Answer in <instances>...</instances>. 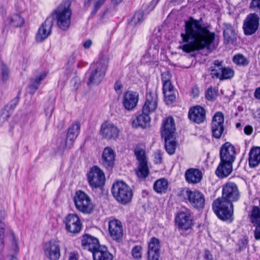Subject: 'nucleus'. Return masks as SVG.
I'll return each mask as SVG.
<instances>
[{
	"instance_id": "obj_1",
	"label": "nucleus",
	"mask_w": 260,
	"mask_h": 260,
	"mask_svg": "<svg viewBox=\"0 0 260 260\" xmlns=\"http://www.w3.org/2000/svg\"><path fill=\"white\" fill-rule=\"evenodd\" d=\"M240 197L238 186L234 182H227L222 186V197L213 203L212 208L217 217L222 220L231 219L233 213V202Z\"/></svg>"
},
{
	"instance_id": "obj_2",
	"label": "nucleus",
	"mask_w": 260,
	"mask_h": 260,
	"mask_svg": "<svg viewBox=\"0 0 260 260\" xmlns=\"http://www.w3.org/2000/svg\"><path fill=\"white\" fill-rule=\"evenodd\" d=\"M211 28L210 25L196 20V51L206 49L211 52L217 47L215 43V34L210 31Z\"/></svg>"
},
{
	"instance_id": "obj_3",
	"label": "nucleus",
	"mask_w": 260,
	"mask_h": 260,
	"mask_svg": "<svg viewBox=\"0 0 260 260\" xmlns=\"http://www.w3.org/2000/svg\"><path fill=\"white\" fill-rule=\"evenodd\" d=\"M108 59L104 56H100L98 60L90 66L86 73L88 86L99 85L104 78L108 69Z\"/></svg>"
},
{
	"instance_id": "obj_4",
	"label": "nucleus",
	"mask_w": 260,
	"mask_h": 260,
	"mask_svg": "<svg viewBox=\"0 0 260 260\" xmlns=\"http://www.w3.org/2000/svg\"><path fill=\"white\" fill-rule=\"evenodd\" d=\"M69 1L63 2L52 13V18L57 26L62 30L68 29L71 25L72 11Z\"/></svg>"
},
{
	"instance_id": "obj_5",
	"label": "nucleus",
	"mask_w": 260,
	"mask_h": 260,
	"mask_svg": "<svg viewBox=\"0 0 260 260\" xmlns=\"http://www.w3.org/2000/svg\"><path fill=\"white\" fill-rule=\"evenodd\" d=\"M185 33H182L183 45L178 47L186 53L193 52L195 51V19L190 17L188 20L185 21Z\"/></svg>"
},
{
	"instance_id": "obj_6",
	"label": "nucleus",
	"mask_w": 260,
	"mask_h": 260,
	"mask_svg": "<svg viewBox=\"0 0 260 260\" xmlns=\"http://www.w3.org/2000/svg\"><path fill=\"white\" fill-rule=\"evenodd\" d=\"M111 192L115 199L122 205L129 203L133 196L132 189L123 181L114 182L111 188Z\"/></svg>"
},
{
	"instance_id": "obj_7",
	"label": "nucleus",
	"mask_w": 260,
	"mask_h": 260,
	"mask_svg": "<svg viewBox=\"0 0 260 260\" xmlns=\"http://www.w3.org/2000/svg\"><path fill=\"white\" fill-rule=\"evenodd\" d=\"M74 202L76 209L84 214H91L94 209V206L90 197L85 192L78 190L74 197Z\"/></svg>"
},
{
	"instance_id": "obj_8",
	"label": "nucleus",
	"mask_w": 260,
	"mask_h": 260,
	"mask_svg": "<svg viewBox=\"0 0 260 260\" xmlns=\"http://www.w3.org/2000/svg\"><path fill=\"white\" fill-rule=\"evenodd\" d=\"M224 121V115L221 112L218 111L214 114L211 122V131L214 138L219 139L225 135Z\"/></svg>"
},
{
	"instance_id": "obj_9",
	"label": "nucleus",
	"mask_w": 260,
	"mask_h": 260,
	"mask_svg": "<svg viewBox=\"0 0 260 260\" xmlns=\"http://www.w3.org/2000/svg\"><path fill=\"white\" fill-rule=\"evenodd\" d=\"M89 185L93 188L102 187L105 183V176L103 171L98 166L91 168L87 174Z\"/></svg>"
},
{
	"instance_id": "obj_10",
	"label": "nucleus",
	"mask_w": 260,
	"mask_h": 260,
	"mask_svg": "<svg viewBox=\"0 0 260 260\" xmlns=\"http://www.w3.org/2000/svg\"><path fill=\"white\" fill-rule=\"evenodd\" d=\"M259 17L255 13L249 14L244 20L243 28L246 35H252L258 29Z\"/></svg>"
},
{
	"instance_id": "obj_11",
	"label": "nucleus",
	"mask_w": 260,
	"mask_h": 260,
	"mask_svg": "<svg viewBox=\"0 0 260 260\" xmlns=\"http://www.w3.org/2000/svg\"><path fill=\"white\" fill-rule=\"evenodd\" d=\"M108 231L111 238L118 242L122 241L123 229L121 222L117 219H110L108 222Z\"/></svg>"
},
{
	"instance_id": "obj_12",
	"label": "nucleus",
	"mask_w": 260,
	"mask_h": 260,
	"mask_svg": "<svg viewBox=\"0 0 260 260\" xmlns=\"http://www.w3.org/2000/svg\"><path fill=\"white\" fill-rule=\"evenodd\" d=\"M135 153L139 162L138 170L136 172L137 175L140 178L145 179L149 173L145 151L142 149H136L135 150Z\"/></svg>"
},
{
	"instance_id": "obj_13",
	"label": "nucleus",
	"mask_w": 260,
	"mask_h": 260,
	"mask_svg": "<svg viewBox=\"0 0 260 260\" xmlns=\"http://www.w3.org/2000/svg\"><path fill=\"white\" fill-rule=\"evenodd\" d=\"M46 256L49 260H58L60 256V246L58 242L50 240L46 242L43 246Z\"/></svg>"
},
{
	"instance_id": "obj_14",
	"label": "nucleus",
	"mask_w": 260,
	"mask_h": 260,
	"mask_svg": "<svg viewBox=\"0 0 260 260\" xmlns=\"http://www.w3.org/2000/svg\"><path fill=\"white\" fill-rule=\"evenodd\" d=\"M66 230L69 233L77 234L82 228V224L78 216L76 214H69L63 220Z\"/></svg>"
},
{
	"instance_id": "obj_15",
	"label": "nucleus",
	"mask_w": 260,
	"mask_h": 260,
	"mask_svg": "<svg viewBox=\"0 0 260 260\" xmlns=\"http://www.w3.org/2000/svg\"><path fill=\"white\" fill-rule=\"evenodd\" d=\"M236 150L234 145L226 142L220 150V159L224 162L233 164L236 158Z\"/></svg>"
},
{
	"instance_id": "obj_16",
	"label": "nucleus",
	"mask_w": 260,
	"mask_h": 260,
	"mask_svg": "<svg viewBox=\"0 0 260 260\" xmlns=\"http://www.w3.org/2000/svg\"><path fill=\"white\" fill-rule=\"evenodd\" d=\"M175 224L179 230H187L193 225L192 220L189 213L185 212H178L175 218Z\"/></svg>"
},
{
	"instance_id": "obj_17",
	"label": "nucleus",
	"mask_w": 260,
	"mask_h": 260,
	"mask_svg": "<svg viewBox=\"0 0 260 260\" xmlns=\"http://www.w3.org/2000/svg\"><path fill=\"white\" fill-rule=\"evenodd\" d=\"M176 133V126L173 117L165 119L162 123L161 134L162 138H173Z\"/></svg>"
},
{
	"instance_id": "obj_18",
	"label": "nucleus",
	"mask_w": 260,
	"mask_h": 260,
	"mask_svg": "<svg viewBox=\"0 0 260 260\" xmlns=\"http://www.w3.org/2000/svg\"><path fill=\"white\" fill-rule=\"evenodd\" d=\"M100 133L105 139L115 140L118 137L119 129L113 123L105 122L101 125Z\"/></svg>"
},
{
	"instance_id": "obj_19",
	"label": "nucleus",
	"mask_w": 260,
	"mask_h": 260,
	"mask_svg": "<svg viewBox=\"0 0 260 260\" xmlns=\"http://www.w3.org/2000/svg\"><path fill=\"white\" fill-rule=\"evenodd\" d=\"M157 95L155 91H150L146 95V101L142 110L149 114L154 112L157 107Z\"/></svg>"
},
{
	"instance_id": "obj_20",
	"label": "nucleus",
	"mask_w": 260,
	"mask_h": 260,
	"mask_svg": "<svg viewBox=\"0 0 260 260\" xmlns=\"http://www.w3.org/2000/svg\"><path fill=\"white\" fill-rule=\"evenodd\" d=\"M52 25V18L48 17L39 28L36 36V40L42 42L46 39L51 34Z\"/></svg>"
},
{
	"instance_id": "obj_21",
	"label": "nucleus",
	"mask_w": 260,
	"mask_h": 260,
	"mask_svg": "<svg viewBox=\"0 0 260 260\" xmlns=\"http://www.w3.org/2000/svg\"><path fill=\"white\" fill-rule=\"evenodd\" d=\"M139 101V94L137 92L128 91L124 93L123 105L125 109L130 111L135 108Z\"/></svg>"
},
{
	"instance_id": "obj_22",
	"label": "nucleus",
	"mask_w": 260,
	"mask_h": 260,
	"mask_svg": "<svg viewBox=\"0 0 260 260\" xmlns=\"http://www.w3.org/2000/svg\"><path fill=\"white\" fill-rule=\"evenodd\" d=\"M81 244L84 249L91 251L92 254L101 246L97 238L88 234L82 236Z\"/></svg>"
},
{
	"instance_id": "obj_23",
	"label": "nucleus",
	"mask_w": 260,
	"mask_h": 260,
	"mask_svg": "<svg viewBox=\"0 0 260 260\" xmlns=\"http://www.w3.org/2000/svg\"><path fill=\"white\" fill-rule=\"evenodd\" d=\"M148 260H159L160 256V245L159 240L155 237L151 239L148 248Z\"/></svg>"
},
{
	"instance_id": "obj_24",
	"label": "nucleus",
	"mask_w": 260,
	"mask_h": 260,
	"mask_svg": "<svg viewBox=\"0 0 260 260\" xmlns=\"http://www.w3.org/2000/svg\"><path fill=\"white\" fill-rule=\"evenodd\" d=\"M115 153L114 150L109 147L105 148L102 156L103 166L108 170H111L114 165Z\"/></svg>"
},
{
	"instance_id": "obj_25",
	"label": "nucleus",
	"mask_w": 260,
	"mask_h": 260,
	"mask_svg": "<svg viewBox=\"0 0 260 260\" xmlns=\"http://www.w3.org/2000/svg\"><path fill=\"white\" fill-rule=\"evenodd\" d=\"M80 125L79 123H73L68 128L66 141V146L71 148L79 134Z\"/></svg>"
},
{
	"instance_id": "obj_26",
	"label": "nucleus",
	"mask_w": 260,
	"mask_h": 260,
	"mask_svg": "<svg viewBox=\"0 0 260 260\" xmlns=\"http://www.w3.org/2000/svg\"><path fill=\"white\" fill-rule=\"evenodd\" d=\"M223 42L225 44H234L237 37L235 30L230 23H224L223 26Z\"/></svg>"
},
{
	"instance_id": "obj_27",
	"label": "nucleus",
	"mask_w": 260,
	"mask_h": 260,
	"mask_svg": "<svg viewBox=\"0 0 260 260\" xmlns=\"http://www.w3.org/2000/svg\"><path fill=\"white\" fill-rule=\"evenodd\" d=\"M149 115V113L144 112L143 110H142V113L133 121V126L135 128L141 127L143 128L149 126L151 119Z\"/></svg>"
},
{
	"instance_id": "obj_28",
	"label": "nucleus",
	"mask_w": 260,
	"mask_h": 260,
	"mask_svg": "<svg viewBox=\"0 0 260 260\" xmlns=\"http://www.w3.org/2000/svg\"><path fill=\"white\" fill-rule=\"evenodd\" d=\"M233 171V164L229 162H224L220 160L217 168L215 173L220 178L222 179L229 176Z\"/></svg>"
},
{
	"instance_id": "obj_29",
	"label": "nucleus",
	"mask_w": 260,
	"mask_h": 260,
	"mask_svg": "<svg viewBox=\"0 0 260 260\" xmlns=\"http://www.w3.org/2000/svg\"><path fill=\"white\" fill-rule=\"evenodd\" d=\"M93 260H113V256L108 250L106 247L101 245L92 254Z\"/></svg>"
},
{
	"instance_id": "obj_30",
	"label": "nucleus",
	"mask_w": 260,
	"mask_h": 260,
	"mask_svg": "<svg viewBox=\"0 0 260 260\" xmlns=\"http://www.w3.org/2000/svg\"><path fill=\"white\" fill-rule=\"evenodd\" d=\"M249 164L250 167L254 168L260 163V147L252 148L249 154Z\"/></svg>"
},
{
	"instance_id": "obj_31",
	"label": "nucleus",
	"mask_w": 260,
	"mask_h": 260,
	"mask_svg": "<svg viewBox=\"0 0 260 260\" xmlns=\"http://www.w3.org/2000/svg\"><path fill=\"white\" fill-rule=\"evenodd\" d=\"M168 181L165 178L157 180L153 184V189L157 193H166L168 188Z\"/></svg>"
},
{
	"instance_id": "obj_32",
	"label": "nucleus",
	"mask_w": 260,
	"mask_h": 260,
	"mask_svg": "<svg viewBox=\"0 0 260 260\" xmlns=\"http://www.w3.org/2000/svg\"><path fill=\"white\" fill-rule=\"evenodd\" d=\"M46 73L43 72L41 73L38 76H37L35 79H32L31 80L30 84L29 85L30 93L31 94H33L39 88L41 84V82L46 78Z\"/></svg>"
},
{
	"instance_id": "obj_33",
	"label": "nucleus",
	"mask_w": 260,
	"mask_h": 260,
	"mask_svg": "<svg viewBox=\"0 0 260 260\" xmlns=\"http://www.w3.org/2000/svg\"><path fill=\"white\" fill-rule=\"evenodd\" d=\"M223 67V61L218 60H215L210 67L212 77L218 79Z\"/></svg>"
},
{
	"instance_id": "obj_34",
	"label": "nucleus",
	"mask_w": 260,
	"mask_h": 260,
	"mask_svg": "<svg viewBox=\"0 0 260 260\" xmlns=\"http://www.w3.org/2000/svg\"><path fill=\"white\" fill-rule=\"evenodd\" d=\"M206 110L199 105H196V124H204L206 122Z\"/></svg>"
},
{
	"instance_id": "obj_35",
	"label": "nucleus",
	"mask_w": 260,
	"mask_h": 260,
	"mask_svg": "<svg viewBox=\"0 0 260 260\" xmlns=\"http://www.w3.org/2000/svg\"><path fill=\"white\" fill-rule=\"evenodd\" d=\"M5 216V211H0V251H2L4 248V237L6 225L2 221L4 219Z\"/></svg>"
},
{
	"instance_id": "obj_36",
	"label": "nucleus",
	"mask_w": 260,
	"mask_h": 260,
	"mask_svg": "<svg viewBox=\"0 0 260 260\" xmlns=\"http://www.w3.org/2000/svg\"><path fill=\"white\" fill-rule=\"evenodd\" d=\"M144 19V13L140 10L135 12L134 16L128 20V23L131 26H136L141 23Z\"/></svg>"
},
{
	"instance_id": "obj_37",
	"label": "nucleus",
	"mask_w": 260,
	"mask_h": 260,
	"mask_svg": "<svg viewBox=\"0 0 260 260\" xmlns=\"http://www.w3.org/2000/svg\"><path fill=\"white\" fill-rule=\"evenodd\" d=\"M164 138L165 142L166 151L170 155L173 154L176 148V142L173 139V138Z\"/></svg>"
},
{
	"instance_id": "obj_38",
	"label": "nucleus",
	"mask_w": 260,
	"mask_h": 260,
	"mask_svg": "<svg viewBox=\"0 0 260 260\" xmlns=\"http://www.w3.org/2000/svg\"><path fill=\"white\" fill-rule=\"evenodd\" d=\"M235 74L234 71L231 68L223 67L218 79L220 80L230 79L232 78Z\"/></svg>"
},
{
	"instance_id": "obj_39",
	"label": "nucleus",
	"mask_w": 260,
	"mask_h": 260,
	"mask_svg": "<svg viewBox=\"0 0 260 260\" xmlns=\"http://www.w3.org/2000/svg\"><path fill=\"white\" fill-rule=\"evenodd\" d=\"M10 70L9 68L3 62L0 63V80L5 83L9 78Z\"/></svg>"
},
{
	"instance_id": "obj_40",
	"label": "nucleus",
	"mask_w": 260,
	"mask_h": 260,
	"mask_svg": "<svg viewBox=\"0 0 260 260\" xmlns=\"http://www.w3.org/2000/svg\"><path fill=\"white\" fill-rule=\"evenodd\" d=\"M176 90L174 89L170 91L164 92L165 100L167 105L172 104L176 99Z\"/></svg>"
},
{
	"instance_id": "obj_41",
	"label": "nucleus",
	"mask_w": 260,
	"mask_h": 260,
	"mask_svg": "<svg viewBox=\"0 0 260 260\" xmlns=\"http://www.w3.org/2000/svg\"><path fill=\"white\" fill-rule=\"evenodd\" d=\"M205 204L204 194L199 191H196V209H203Z\"/></svg>"
},
{
	"instance_id": "obj_42",
	"label": "nucleus",
	"mask_w": 260,
	"mask_h": 260,
	"mask_svg": "<svg viewBox=\"0 0 260 260\" xmlns=\"http://www.w3.org/2000/svg\"><path fill=\"white\" fill-rule=\"evenodd\" d=\"M185 178L188 183H195V169L190 168L186 170L185 173Z\"/></svg>"
},
{
	"instance_id": "obj_43",
	"label": "nucleus",
	"mask_w": 260,
	"mask_h": 260,
	"mask_svg": "<svg viewBox=\"0 0 260 260\" xmlns=\"http://www.w3.org/2000/svg\"><path fill=\"white\" fill-rule=\"evenodd\" d=\"M251 221L253 224H256L260 222V209L256 206L254 207L252 210Z\"/></svg>"
},
{
	"instance_id": "obj_44",
	"label": "nucleus",
	"mask_w": 260,
	"mask_h": 260,
	"mask_svg": "<svg viewBox=\"0 0 260 260\" xmlns=\"http://www.w3.org/2000/svg\"><path fill=\"white\" fill-rule=\"evenodd\" d=\"M24 22V19L18 14L14 15L11 19V25L15 27L21 26Z\"/></svg>"
},
{
	"instance_id": "obj_45",
	"label": "nucleus",
	"mask_w": 260,
	"mask_h": 260,
	"mask_svg": "<svg viewBox=\"0 0 260 260\" xmlns=\"http://www.w3.org/2000/svg\"><path fill=\"white\" fill-rule=\"evenodd\" d=\"M234 62L238 65L243 66H247L248 64V61L245 57L242 54L235 55L233 58Z\"/></svg>"
},
{
	"instance_id": "obj_46",
	"label": "nucleus",
	"mask_w": 260,
	"mask_h": 260,
	"mask_svg": "<svg viewBox=\"0 0 260 260\" xmlns=\"http://www.w3.org/2000/svg\"><path fill=\"white\" fill-rule=\"evenodd\" d=\"M20 91H19L17 95L5 107L13 112L15 108L19 103Z\"/></svg>"
},
{
	"instance_id": "obj_47",
	"label": "nucleus",
	"mask_w": 260,
	"mask_h": 260,
	"mask_svg": "<svg viewBox=\"0 0 260 260\" xmlns=\"http://www.w3.org/2000/svg\"><path fill=\"white\" fill-rule=\"evenodd\" d=\"M13 112L7 108L6 107L2 110L0 115V122L3 123L8 120L12 114Z\"/></svg>"
},
{
	"instance_id": "obj_48",
	"label": "nucleus",
	"mask_w": 260,
	"mask_h": 260,
	"mask_svg": "<svg viewBox=\"0 0 260 260\" xmlns=\"http://www.w3.org/2000/svg\"><path fill=\"white\" fill-rule=\"evenodd\" d=\"M142 248L140 245L135 246L132 249L133 257L137 259L140 260L142 257Z\"/></svg>"
},
{
	"instance_id": "obj_49",
	"label": "nucleus",
	"mask_w": 260,
	"mask_h": 260,
	"mask_svg": "<svg viewBox=\"0 0 260 260\" xmlns=\"http://www.w3.org/2000/svg\"><path fill=\"white\" fill-rule=\"evenodd\" d=\"M54 101H52L48 102L46 104L44 110H45V113L46 116L47 117L50 118L51 116L52 113L53 112V110H54Z\"/></svg>"
},
{
	"instance_id": "obj_50",
	"label": "nucleus",
	"mask_w": 260,
	"mask_h": 260,
	"mask_svg": "<svg viewBox=\"0 0 260 260\" xmlns=\"http://www.w3.org/2000/svg\"><path fill=\"white\" fill-rule=\"evenodd\" d=\"M106 0H95L93 3V8L90 15L94 16L99 11L100 8L105 4Z\"/></svg>"
},
{
	"instance_id": "obj_51",
	"label": "nucleus",
	"mask_w": 260,
	"mask_h": 260,
	"mask_svg": "<svg viewBox=\"0 0 260 260\" xmlns=\"http://www.w3.org/2000/svg\"><path fill=\"white\" fill-rule=\"evenodd\" d=\"M249 9L251 11L258 12L260 14V0H251Z\"/></svg>"
},
{
	"instance_id": "obj_52",
	"label": "nucleus",
	"mask_w": 260,
	"mask_h": 260,
	"mask_svg": "<svg viewBox=\"0 0 260 260\" xmlns=\"http://www.w3.org/2000/svg\"><path fill=\"white\" fill-rule=\"evenodd\" d=\"M217 96V91L213 87H209L206 93V98L208 100H213Z\"/></svg>"
},
{
	"instance_id": "obj_53",
	"label": "nucleus",
	"mask_w": 260,
	"mask_h": 260,
	"mask_svg": "<svg viewBox=\"0 0 260 260\" xmlns=\"http://www.w3.org/2000/svg\"><path fill=\"white\" fill-rule=\"evenodd\" d=\"M75 59L76 57L75 56V55H72L70 57L68 60V64L66 67L67 70L66 73L68 75L71 74V73L73 72V69H72V67L75 62Z\"/></svg>"
},
{
	"instance_id": "obj_54",
	"label": "nucleus",
	"mask_w": 260,
	"mask_h": 260,
	"mask_svg": "<svg viewBox=\"0 0 260 260\" xmlns=\"http://www.w3.org/2000/svg\"><path fill=\"white\" fill-rule=\"evenodd\" d=\"M186 194L189 202L193 207H195V192L192 191L188 188L186 191Z\"/></svg>"
},
{
	"instance_id": "obj_55",
	"label": "nucleus",
	"mask_w": 260,
	"mask_h": 260,
	"mask_svg": "<svg viewBox=\"0 0 260 260\" xmlns=\"http://www.w3.org/2000/svg\"><path fill=\"white\" fill-rule=\"evenodd\" d=\"M161 80L162 83L171 82V74L169 71H166L161 73Z\"/></svg>"
},
{
	"instance_id": "obj_56",
	"label": "nucleus",
	"mask_w": 260,
	"mask_h": 260,
	"mask_svg": "<svg viewBox=\"0 0 260 260\" xmlns=\"http://www.w3.org/2000/svg\"><path fill=\"white\" fill-rule=\"evenodd\" d=\"M10 239L12 240V247L14 251H17L18 250V246L17 240L15 238L14 233L11 231L10 233Z\"/></svg>"
},
{
	"instance_id": "obj_57",
	"label": "nucleus",
	"mask_w": 260,
	"mask_h": 260,
	"mask_svg": "<svg viewBox=\"0 0 260 260\" xmlns=\"http://www.w3.org/2000/svg\"><path fill=\"white\" fill-rule=\"evenodd\" d=\"M188 119L192 122H195V106H192L188 113Z\"/></svg>"
},
{
	"instance_id": "obj_58",
	"label": "nucleus",
	"mask_w": 260,
	"mask_h": 260,
	"mask_svg": "<svg viewBox=\"0 0 260 260\" xmlns=\"http://www.w3.org/2000/svg\"><path fill=\"white\" fill-rule=\"evenodd\" d=\"M255 224V228L254 231V238L256 240H260V222Z\"/></svg>"
},
{
	"instance_id": "obj_59",
	"label": "nucleus",
	"mask_w": 260,
	"mask_h": 260,
	"mask_svg": "<svg viewBox=\"0 0 260 260\" xmlns=\"http://www.w3.org/2000/svg\"><path fill=\"white\" fill-rule=\"evenodd\" d=\"M204 170H200L196 169V183L201 181L203 179Z\"/></svg>"
},
{
	"instance_id": "obj_60",
	"label": "nucleus",
	"mask_w": 260,
	"mask_h": 260,
	"mask_svg": "<svg viewBox=\"0 0 260 260\" xmlns=\"http://www.w3.org/2000/svg\"><path fill=\"white\" fill-rule=\"evenodd\" d=\"M175 89L172 84L171 82H167L163 83L162 91L163 92L167 91H170Z\"/></svg>"
},
{
	"instance_id": "obj_61",
	"label": "nucleus",
	"mask_w": 260,
	"mask_h": 260,
	"mask_svg": "<svg viewBox=\"0 0 260 260\" xmlns=\"http://www.w3.org/2000/svg\"><path fill=\"white\" fill-rule=\"evenodd\" d=\"M239 247L241 250L245 249L248 245V240L246 238H243L239 241Z\"/></svg>"
},
{
	"instance_id": "obj_62",
	"label": "nucleus",
	"mask_w": 260,
	"mask_h": 260,
	"mask_svg": "<svg viewBox=\"0 0 260 260\" xmlns=\"http://www.w3.org/2000/svg\"><path fill=\"white\" fill-rule=\"evenodd\" d=\"M122 87L123 86L121 82L119 81H116L114 84V89L118 93L121 92Z\"/></svg>"
},
{
	"instance_id": "obj_63",
	"label": "nucleus",
	"mask_w": 260,
	"mask_h": 260,
	"mask_svg": "<svg viewBox=\"0 0 260 260\" xmlns=\"http://www.w3.org/2000/svg\"><path fill=\"white\" fill-rule=\"evenodd\" d=\"M162 156L159 151H157L154 155V161L156 164H160L161 162Z\"/></svg>"
},
{
	"instance_id": "obj_64",
	"label": "nucleus",
	"mask_w": 260,
	"mask_h": 260,
	"mask_svg": "<svg viewBox=\"0 0 260 260\" xmlns=\"http://www.w3.org/2000/svg\"><path fill=\"white\" fill-rule=\"evenodd\" d=\"M203 260H214L210 251L206 250L203 255Z\"/></svg>"
}]
</instances>
